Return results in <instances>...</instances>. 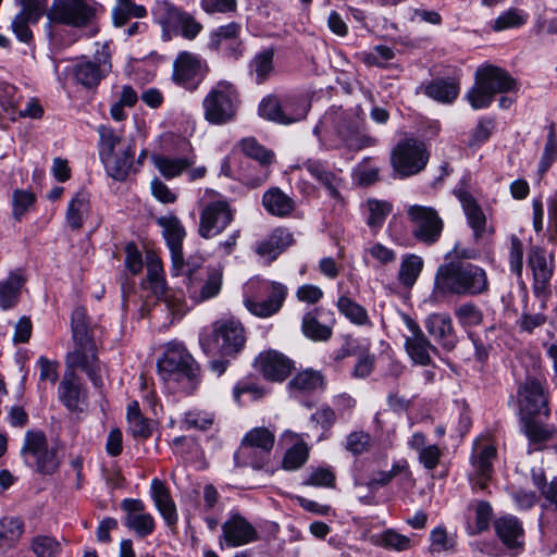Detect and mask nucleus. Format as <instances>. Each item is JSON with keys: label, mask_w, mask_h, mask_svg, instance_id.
<instances>
[{"label": "nucleus", "mask_w": 557, "mask_h": 557, "mask_svg": "<svg viewBox=\"0 0 557 557\" xmlns=\"http://www.w3.org/2000/svg\"><path fill=\"white\" fill-rule=\"evenodd\" d=\"M486 271L469 261L456 260L437 268L431 299L442 301L447 296H479L488 292Z\"/></svg>", "instance_id": "f257e3e1"}, {"label": "nucleus", "mask_w": 557, "mask_h": 557, "mask_svg": "<svg viewBox=\"0 0 557 557\" xmlns=\"http://www.w3.org/2000/svg\"><path fill=\"white\" fill-rule=\"evenodd\" d=\"M517 81L504 69L487 64L478 67L473 87L467 92V99L474 110L491 106L496 94L517 90Z\"/></svg>", "instance_id": "f03ea898"}, {"label": "nucleus", "mask_w": 557, "mask_h": 557, "mask_svg": "<svg viewBox=\"0 0 557 557\" xmlns=\"http://www.w3.org/2000/svg\"><path fill=\"white\" fill-rule=\"evenodd\" d=\"M199 344L206 355L219 352L222 357H236L245 347L243 324L234 319L218 320L211 333H201Z\"/></svg>", "instance_id": "7ed1b4c3"}, {"label": "nucleus", "mask_w": 557, "mask_h": 557, "mask_svg": "<svg viewBox=\"0 0 557 557\" xmlns=\"http://www.w3.org/2000/svg\"><path fill=\"white\" fill-rule=\"evenodd\" d=\"M239 106L235 85L219 81L202 99L203 119L211 125H226L236 120Z\"/></svg>", "instance_id": "20e7f679"}, {"label": "nucleus", "mask_w": 557, "mask_h": 557, "mask_svg": "<svg viewBox=\"0 0 557 557\" xmlns=\"http://www.w3.org/2000/svg\"><path fill=\"white\" fill-rule=\"evenodd\" d=\"M180 275L185 277L187 294L196 304L216 297L223 285L222 270L199 261H186L184 270L177 276Z\"/></svg>", "instance_id": "39448f33"}, {"label": "nucleus", "mask_w": 557, "mask_h": 557, "mask_svg": "<svg viewBox=\"0 0 557 557\" xmlns=\"http://www.w3.org/2000/svg\"><path fill=\"white\" fill-rule=\"evenodd\" d=\"M274 441V434L267 428L250 430L234 455L236 466L251 467L255 470L263 469L270 461Z\"/></svg>", "instance_id": "423d86ee"}, {"label": "nucleus", "mask_w": 557, "mask_h": 557, "mask_svg": "<svg viewBox=\"0 0 557 557\" xmlns=\"http://www.w3.org/2000/svg\"><path fill=\"white\" fill-rule=\"evenodd\" d=\"M157 368L164 381L186 380L190 387L198 383L199 367L188 350L180 344L169 345L163 356L158 360Z\"/></svg>", "instance_id": "0eeeda50"}, {"label": "nucleus", "mask_w": 557, "mask_h": 557, "mask_svg": "<svg viewBox=\"0 0 557 557\" xmlns=\"http://www.w3.org/2000/svg\"><path fill=\"white\" fill-rule=\"evenodd\" d=\"M58 447L49 446L47 437L41 431H27L21 454L27 466L41 474H52L60 465L57 456Z\"/></svg>", "instance_id": "6e6552de"}, {"label": "nucleus", "mask_w": 557, "mask_h": 557, "mask_svg": "<svg viewBox=\"0 0 557 557\" xmlns=\"http://www.w3.org/2000/svg\"><path fill=\"white\" fill-rule=\"evenodd\" d=\"M74 348L65 356V371L76 372L81 369L86 373L92 385L101 391L104 386L102 366L98 358V349L94 338L73 341Z\"/></svg>", "instance_id": "1a4fd4ad"}, {"label": "nucleus", "mask_w": 557, "mask_h": 557, "mask_svg": "<svg viewBox=\"0 0 557 557\" xmlns=\"http://www.w3.org/2000/svg\"><path fill=\"white\" fill-rule=\"evenodd\" d=\"M96 15L97 8L94 0H53L47 12L50 22L75 28L90 26Z\"/></svg>", "instance_id": "9d476101"}, {"label": "nucleus", "mask_w": 557, "mask_h": 557, "mask_svg": "<svg viewBox=\"0 0 557 557\" xmlns=\"http://www.w3.org/2000/svg\"><path fill=\"white\" fill-rule=\"evenodd\" d=\"M411 235L425 246L436 244L443 233L444 221L433 207L412 205L407 210Z\"/></svg>", "instance_id": "9b49d317"}, {"label": "nucleus", "mask_w": 557, "mask_h": 557, "mask_svg": "<svg viewBox=\"0 0 557 557\" xmlns=\"http://www.w3.org/2000/svg\"><path fill=\"white\" fill-rule=\"evenodd\" d=\"M112 70L111 55L106 47L97 50L91 59L82 58L70 69L74 83L85 89L96 88Z\"/></svg>", "instance_id": "f8f14e48"}, {"label": "nucleus", "mask_w": 557, "mask_h": 557, "mask_svg": "<svg viewBox=\"0 0 557 557\" xmlns=\"http://www.w3.org/2000/svg\"><path fill=\"white\" fill-rule=\"evenodd\" d=\"M209 73V66L199 55L182 51L173 62V82L188 91H195Z\"/></svg>", "instance_id": "ddd939ff"}, {"label": "nucleus", "mask_w": 557, "mask_h": 557, "mask_svg": "<svg viewBox=\"0 0 557 557\" xmlns=\"http://www.w3.org/2000/svg\"><path fill=\"white\" fill-rule=\"evenodd\" d=\"M517 394L521 419L549 416L548 398L541 380L527 376L519 385Z\"/></svg>", "instance_id": "4468645a"}, {"label": "nucleus", "mask_w": 557, "mask_h": 557, "mask_svg": "<svg viewBox=\"0 0 557 557\" xmlns=\"http://www.w3.org/2000/svg\"><path fill=\"white\" fill-rule=\"evenodd\" d=\"M424 145L414 139L400 141L392 151L391 162L401 176H410L423 170L428 163Z\"/></svg>", "instance_id": "2eb2a0df"}, {"label": "nucleus", "mask_w": 557, "mask_h": 557, "mask_svg": "<svg viewBox=\"0 0 557 557\" xmlns=\"http://www.w3.org/2000/svg\"><path fill=\"white\" fill-rule=\"evenodd\" d=\"M234 210L228 201L216 199L206 203L200 211L198 234L206 239L221 234L233 221Z\"/></svg>", "instance_id": "dca6fc26"}, {"label": "nucleus", "mask_w": 557, "mask_h": 557, "mask_svg": "<svg viewBox=\"0 0 557 557\" xmlns=\"http://www.w3.org/2000/svg\"><path fill=\"white\" fill-rule=\"evenodd\" d=\"M156 223L162 228V236L171 253L172 275L177 276L185 267L183 255L185 227L174 213L157 218Z\"/></svg>", "instance_id": "f3484780"}, {"label": "nucleus", "mask_w": 557, "mask_h": 557, "mask_svg": "<svg viewBox=\"0 0 557 557\" xmlns=\"http://www.w3.org/2000/svg\"><path fill=\"white\" fill-rule=\"evenodd\" d=\"M497 456V449L493 445L475 444L472 449L470 462L471 470L468 474L473 491H484L491 481L494 467L493 461Z\"/></svg>", "instance_id": "a211bd4d"}, {"label": "nucleus", "mask_w": 557, "mask_h": 557, "mask_svg": "<svg viewBox=\"0 0 557 557\" xmlns=\"http://www.w3.org/2000/svg\"><path fill=\"white\" fill-rule=\"evenodd\" d=\"M259 540L257 529L242 515L232 513L222 524L220 547H239Z\"/></svg>", "instance_id": "6ab92c4d"}, {"label": "nucleus", "mask_w": 557, "mask_h": 557, "mask_svg": "<svg viewBox=\"0 0 557 557\" xmlns=\"http://www.w3.org/2000/svg\"><path fill=\"white\" fill-rule=\"evenodd\" d=\"M154 14L161 24L178 29L187 39H194L202 29V25L191 14L180 10L169 1L158 3Z\"/></svg>", "instance_id": "aec40b11"}, {"label": "nucleus", "mask_w": 557, "mask_h": 557, "mask_svg": "<svg viewBox=\"0 0 557 557\" xmlns=\"http://www.w3.org/2000/svg\"><path fill=\"white\" fill-rule=\"evenodd\" d=\"M261 289L268 296L267 299L259 300L247 297L244 304L253 315L269 318L277 313L283 307L287 296V287L278 282H268L262 285Z\"/></svg>", "instance_id": "412c9836"}, {"label": "nucleus", "mask_w": 557, "mask_h": 557, "mask_svg": "<svg viewBox=\"0 0 557 557\" xmlns=\"http://www.w3.org/2000/svg\"><path fill=\"white\" fill-rule=\"evenodd\" d=\"M261 289L268 296L267 299L259 300L247 297L244 304L253 315L269 318L277 313L283 307L287 296V287L278 282H268L262 285Z\"/></svg>", "instance_id": "4be33fe9"}, {"label": "nucleus", "mask_w": 557, "mask_h": 557, "mask_svg": "<svg viewBox=\"0 0 557 557\" xmlns=\"http://www.w3.org/2000/svg\"><path fill=\"white\" fill-rule=\"evenodd\" d=\"M404 321L407 329L410 331V335L405 337V348L408 356L414 363L420 366L431 364V352H438L436 346L430 342L420 325L412 318L405 315Z\"/></svg>", "instance_id": "5701e85b"}, {"label": "nucleus", "mask_w": 557, "mask_h": 557, "mask_svg": "<svg viewBox=\"0 0 557 557\" xmlns=\"http://www.w3.org/2000/svg\"><path fill=\"white\" fill-rule=\"evenodd\" d=\"M255 366L263 377L271 382H283L295 369V362L292 359L273 349L260 352Z\"/></svg>", "instance_id": "b1692460"}, {"label": "nucleus", "mask_w": 557, "mask_h": 557, "mask_svg": "<svg viewBox=\"0 0 557 557\" xmlns=\"http://www.w3.org/2000/svg\"><path fill=\"white\" fill-rule=\"evenodd\" d=\"M424 327L435 343L445 351H453L459 339L451 317L446 312H434L424 319Z\"/></svg>", "instance_id": "393cba45"}, {"label": "nucleus", "mask_w": 557, "mask_h": 557, "mask_svg": "<svg viewBox=\"0 0 557 557\" xmlns=\"http://www.w3.org/2000/svg\"><path fill=\"white\" fill-rule=\"evenodd\" d=\"M528 265L533 274V290L539 297L544 293L554 273V255L547 253L543 247H532L528 253Z\"/></svg>", "instance_id": "a878e982"}, {"label": "nucleus", "mask_w": 557, "mask_h": 557, "mask_svg": "<svg viewBox=\"0 0 557 557\" xmlns=\"http://www.w3.org/2000/svg\"><path fill=\"white\" fill-rule=\"evenodd\" d=\"M302 168L324 187L330 198L341 203L344 202L341 190L345 187V180L341 176V171H331L324 162L315 159H308L304 162Z\"/></svg>", "instance_id": "bb28decb"}, {"label": "nucleus", "mask_w": 557, "mask_h": 557, "mask_svg": "<svg viewBox=\"0 0 557 557\" xmlns=\"http://www.w3.org/2000/svg\"><path fill=\"white\" fill-rule=\"evenodd\" d=\"M240 29V24L236 22L218 27L211 33L210 47L227 58L238 59L243 52Z\"/></svg>", "instance_id": "cd10ccee"}, {"label": "nucleus", "mask_w": 557, "mask_h": 557, "mask_svg": "<svg viewBox=\"0 0 557 557\" xmlns=\"http://www.w3.org/2000/svg\"><path fill=\"white\" fill-rule=\"evenodd\" d=\"M107 174L117 182H124L132 172H137L135 163V146L132 143L123 145L116 152L100 159Z\"/></svg>", "instance_id": "c85d7f7f"}, {"label": "nucleus", "mask_w": 557, "mask_h": 557, "mask_svg": "<svg viewBox=\"0 0 557 557\" xmlns=\"http://www.w3.org/2000/svg\"><path fill=\"white\" fill-rule=\"evenodd\" d=\"M494 530L499 541L509 550H520L524 546L522 522L513 515H503L494 520Z\"/></svg>", "instance_id": "c756f323"}, {"label": "nucleus", "mask_w": 557, "mask_h": 557, "mask_svg": "<svg viewBox=\"0 0 557 557\" xmlns=\"http://www.w3.org/2000/svg\"><path fill=\"white\" fill-rule=\"evenodd\" d=\"M58 396L69 411H82L79 405L86 401L87 395L76 372L64 371L58 387Z\"/></svg>", "instance_id": "7c9ffc66"}, {"label": "nucleus", "mask_w": 557, "mask_h": 557, "mask_svg": "<svg viewBox=\"0 0 557 557\" xmlns=\"http://www.w3.org/2000/svg\"><path fill=\"white\" fill-rule=\"evenodd\" d=\"M454 194L462 206L468 225L473 231L474 240L476 243L480 242L485 234L487 225L485 213L475 198L468 190L463 188H456Z\"/></svg>", "instance_id": "2f4dec72"}, {"label": "nucleus", "mask_w": 557, "mask_h": 557, "mask_svg": "<svg viewBox=\"0 0 557 557\" xmlns=\"http://www.w3.org/2000/svg\"><path fill=\"white\" fill-rule=\"evenodd\" d=\"M150 494L166 525L174 529L177 524L178 516L176 505L166 485L160 479L154 478L151 481Z\"/></svg>", "instance_id": "473e14b6"}, {"label": "nucleus", "mask_w": 557, "mask_h": 557, "mask_svg": "<svg viewBox=\"0 0 557 557\" xmlns=\"http://www.w3.org/2000/svg\"><path fill=\"white\" fill-rule=\"evenodd\" d=\"M294 242L293 234L285 228H275L269 237L258 243L256 252L269 262L274 261Z\"/></svg>", "instance_id": "72a5a7b5"}, {"label": "nucleus", "mask_w": 557, "mask_h": 557, "mask_svg": "<svg viewBox=\"0 0 557 557\" xmlns=\"http://www.w3.org/2000/svg\"><path fill=\"white\" fill-rule=\"evenodd\" d=\"M25 283L26 277L21 269L12 271L5 280L0 281V308L2 310L12 309L17 305Z\"/></svg>", "instance_id": "f704fd0d"}, {"label": "nucleus", "mask_w": 557, "mask_h": 557, "mask_svg": "<svg viewBox=\"0 0 557 557\" xmlns=\"http://www.w3.org/2000/svg\"><path fill=\"white\" fill-rule=\"evenodd\" d=\"M262 206L269 214L277 218L289 216L296 208L294 199L278 187L264 191Z\"/></svg>", "instance_id": "c9c22d12"}, {"label": "nucleus", "mask_w": 557, "mask_h": 557, "mask_svg": "<svg viewBox=\"0 0 557 557\" xmlns=\"http://www.w3.org/2000/svg\"><path fill=\"white\" fill-rule=\"evenodd\" d=\"M420 88L425 96L441 103H451L459 95V83L454 78H435Z\"/></svg>", "instance_id": "e433bc0d"}, {"label": "nucleus", "mask_w": 557, "mask_h": 557, "mask_svg": "<svg viewBox=\"0 0 557 557\" xmlns=\"http://www.w3.org/2000/svg\"><path fill=\"white\" fill-rule=\"evenodd\" d=\"M90 197L85 189L78 190L69 202L65 220L71 230L83 227L84 221L90 213Z\"/></svg>", "instance_id": "4c0bfd02"}, {"label": "nucleus", "mask_w": 557, "mask_h": 557, "mask_svg": "<svg viewBox=\"0 0 557 557\" xmlns=\"http://www.w3.org/2000/svg\"><path fill=\"white\" fill-rule=\"evenodd\" d=\"M335 132L347 147L351 149H361L375 144V139L369 136L360 135L358 127L348 119L342 117L335 127Z\"/></svg>", "instance_id": "58836bf2"}, {"label": "nucleus", "mask_w": 557, "mask_h": 557, "mask_svg": "<svg viewBox=\"0 0 557 557\" xmlns=\"http://www.w3.org/2000/svg\"><path fill=\"white\" fill-rule=\"evenodd\" d=\"M320 309L314 308L302 317L301 331L304 335L314 342H327L333 335L332 325L320 323L318 320Z\"/></svg>", "instance_id": "ea45409f"}, {"label": "nucleus", "mask_w": 557, "mask_h": 557, "mask_svg": "<svg viewBox=\"0 0 557 557\" xmlns=\"http://www.w3.org/2000/svg\"><path fill=\"white\" fill-rule=\"evenodd\" d=\"M338 312L357 326H371L367 309L347 295H341L336 301Z\"/></svg>", "instance_id": "a19ab883"}, {"label": "nucleus", "mask_w": 557, "mask_h": 557, "mask_svg": "<svg viewBox=\"0 0 557 557\" xmlns=\"http://www.w3.org/2000/svg\"><path fill=\"white\" fill-rule=\"evenodd\" d=\"M324 376L320 371L306 369L298 372L289 382L288 388L292 392L309 394L318 389H323Z\"/></svg>", "instance_id": "79ce46f5"}, {"label": "nucleus", "mask_w": 557, "mask_h": 557, "mask_svg": "<svg viewBox=\"0 0 557 557\" xmlns=\"http://www.w3.org/2000/svg\"><path fill=\"white\" fill-rule=\"evenodd\" d=\"M522 295L524 306L521 317L517 321V326L520 332L532 333L535 329L543 326L547 321V317L544 313V310L546 309V301L541 299L540 311L532 313L528 308V293L524 287L522 288Z\"/></svg>", "instance_id": "37998d69"}, {"label": "nucleus", "mask_w": 557, "mask_h": 557, "mask_svg": "<svg viewBox=\"0 0 557 557\" xmlns=\"http://www.w3.org/2000/svg\"><path fill=\"white\" fill-rule=\"evenodd\" d=\"M24 533V522L17 517H4L0 520V552L13 547Z\"/></svg>", "instance_id": "c03bdc74"}, {"label": "nucleus", "mask_w": 557, "mask_h": 557, "mask_svg": "<svg viewBox=\"0 0 557 557\" xmlns=\"http://www.w3.org/2000/svg\"><path fill=\"white\" fill-rule=\"evenodd\" d=\"M151 161L166 180L181 175L184 170L193 164V161L187 157L169 158L162 154H152Z\"/></svg>", "instance_id": "a18cd8bd"}, {"label": "nucleus", "mask_w": 557, "mask_h": 557, "mask_svg": "<svg viewBox=\"0 0 557 557\" xmlns=\"http://www.w3.org/2000/svg\"><path fill=\"white\" fill-rule=\"evenodd\" d=\"M147 15L144 5L136 4L133 0H116L112 10L113 24L116 27L126 26L131 18H141Z\"/></svg>", "instance_id": "49530a36"}, {"label": "nucleus", "mask_w": 557, "mask_h": 557, "mask_svg": "<svg viewBox=\"0 0 557 557\" xmlns=\"http://www.w3.org/2000/svg\"><path fill=\"white\" fill-rule=\"evenodd\" d=\"M423 265L424 262L420 256L413 253L405 255L397 275L399 283L404 287H412L422 272Z\"/></svg>", "instance_id": "de8ad7c7"}, {"label": "nucleus", "mask_w": 557, "mask_h": 557, "mask_svg": "<svg viewBox=\"0 0 557 557\" xmlns=\"http://www.w3.org/2000/svg\"><path fill=\"white\" fill-rule=\"evenodd\" d=\"M97 132L99 135L98 153L100 159L116 152L123 145L129 143L124 140L121 132L113 129L111 126L100 125Z\"/></svg>", "instance_id": "09e8293b"}, {"label": "nucleus", "mask_w": 557, "mask_h": 557, "mask_svg": "<svg viewBox=\"0 0 557 557\" xmlns=\"http://www.w3.org/2000/svg\"><path fill=\"white\" fill-rule=\"evenodd\" d=\"M397 475H404V478L407 480L411 479L412 473L406 459L394 462L391 470L388 471L375 472L373 476L367 482V486L371 490L386 486Z\"/></svg>", "instance_id": "8fccbe9b"}, {"label": "nucleus", "mask_w": 557, "mask_h": 557, "mask_svg": "<svg viewBox=\"0 0 557 557\" xmlns=\"http://www.w3.org/2000/svg\"><path fill=\"white\" fill-rule=\"evenodd\" d=\"M523 431L531 444L539 445L543 449L544 444L550 441L556 433L554 428L540 423L535 418L521 419Z\"/></svg>", "instance_id": "3c124183"}, {"label": "nucleus", "mask_w": 557, "mask_h": 557, "mask_svg": "<svg viewBox=\"0 0 557 557\" xmlns=\"http://www.w3.org/2000/svg\"><path fill=\"white\" fill-rule=\"evenodd\" d=\"M239 147L246 157L256 160L261 166H269L274 162V153L259 144L255 137L242 139Z\"/></svg>", "instance_id": "603ef678"}, {"label": "nucleus", "mask_w": 557, "mask_h": 557, "mask_svg": "<svg viewBox=\"0 0 557 557\" xmlns=\"http://www.w3.org/2000/svg\"><path fill=\"white\" fill-rule=\"evenodd\" d=\"M310 104L301 97L287 96L283 99V124L301 121L309 112Z\"/></svg>", "instance_id": "864d4df0"}, {"label": "nucleus", "mask_w": 557, "mask_h": 557, "mask_svg": "<svg viewBox=\"0 0 557 557\" xmlns=\"http://www.w3.org/2000/svg\"><path fill=\"white\" fill-rule=\"evenodd\" d=\"M274 50L265 49L257 53L249 63V69L258 84L264 83L273 71Z\"/></svg>", "instance_id": "5fc2aeb1"}, {"label": "nucleus", "mask_w": 557, "mask_h": 557, "mask_svg": "<svg viewBox=\"0 0 557 557\" xmlns=\"http://www.w3.org/2000/svg\"><path fill=\"white\" fill-rule=\"evenodd\" d=\"M529 20V14L518 8H509L500 13L492 25L494 32H503L509 28L523 26Z\"/></svg>", "instance_id": "6e6d98bb"}, {"label": "nucleus", "mask_w": 557, "mask_h": 557, "mask_svg": "<svg viewBox=\"0 0 557 557\" xmlns=\"http://www.w3.org/2000/svg\"><path fill=\"white\" fill-rule=\"evenodd\" d=\"M455 318L463 329L478 326L483 322L482 310L472 301L463 302L454 309Z\"/></svg>", "instance_id": "4d7b16f0"}, {"label": "nucleus", "mask_w": 557, "mask_h": 557, "mask_svg": "<svg viewBox=\"0 0 557 557\" xmlns=\"http://www.w3.org/2000/svg\"><path fill=\"white\" fill-rule=\"evenodd\" d=\"M309 458V447L302 441L288 448L282 460V468L287 471L300 469Z\"/></svg>", "instance_id": "13d9d810"}, {"label": "nucleus", "mask_w": 557, "mask_h": 557, "mask_svg": "<svg viewBox=\"0 0 557 557\" xmlns=\"http://www.w3.org/2000/svg\"><path fill=\"white\" fill-rule=\"evenodd\" d=\"M369 216L367 219V225L377 231L380 230L387 215L392 212V203L384 200L369 199L368 200Z\"/></svg>", "instance_id": "bf43d9fd"}, {"label": "nucleus", "mask_w": 557, "mask_h": 557, "mask_svg": "<svg viewBox=\"0 0 557 557\" xmlns=\"http://www.w3.org/2000/svg\"><path fill=\"white\" fill-rule=\"evenodd\" d=\"M72 339L94 338V334L89 327L87 310L79 306L76 307L71 315Z\"/></svg>", "instance_id": "052dcab7"}, {"label": "nucleus", "mask_w": 557, "mask_h": 557, "mask_svg": "<svg viewBox=\"0 0 557 557\" xmlns=\"http://www.w3.org/2000/svg\"><path fill=\"white\" fill-rule=\"evenodd\" d=\"M124 524L129 530H133L138 537H146L152 534L156 529L153 517L146 512L126 516Z\"/></svg>", "instance_id": "680f3d73"}, {"label": "nucleus", "mask_w": 557, "mask_h": 557, "mask_svg": "<svg viewBox=\"0 0 557 557\" xmlns=\"http://www.w3.org/2000/svg\"><path fill=\"white\" fill-rule=\"evenodd\" d=\"M375 360L376 356L370 351V346L363 345L361 352L357 356L351 376L360 380L369 377L374 370Z\"/></svg>", "instance_id": "e2e57ef3"}, {"label": "nucleus", "mask_w": 557, "mask_h": 557, "mask_svg": "<svg viewBox=\"0 0 557 557\" xmlns=\"http://www.w3.org/2000/svg\"><path fill=\"white\" fill-rule=\"evenodd\" d=\"M36 196L34 193L25 189H15L12 195V214L16 221L25 215L30 207L34 206Z\"/></svg>", "instance_id": "0e129e2a"}, {"label": "nucleus", "mask_w": 557, "mask_h": 557, "mask_svg": "<svg viewBox=\"0 0 557 557\" xmlns=\"http://www.w3.org/2000/svg\"><path fill=\"white\" fill-rule=\"evenodd\" d=\"M371 435L363 431H354L346 436L345 449L354 456H360L371 448Z\"/></svg>", "instance_id": "69168bd1"}, {"label": "nucleus", "mask_w": 557, "mask_h": 557, "mask_svg": "<svg viewBox=\"0 0 557 557\" xmlns=\"http://www.w3.org/2000/svg\"><path fill=\"white\" fill-rule=\"evenodd\" d=\"M32 549L37 557H57L61 552V546L55 537L38 535L33 539Z\"/></svg>", "instance_id": "338daca9"}, {"label": "nucleus", "mask_w": 557, "mask_h": 557, "mask_svg": "<svg viewBox=\"0 0 557 557\" xmlns=\"http://www.w3.org/2000/svg\"><path fill=\"white\" fill-rule=\"evenodd\" d=\"M258 110L260 116L283 124V100H280L276 96H269L262 99Z\"/></svg>", "instance_id": "774afa93"}]
</instances>
